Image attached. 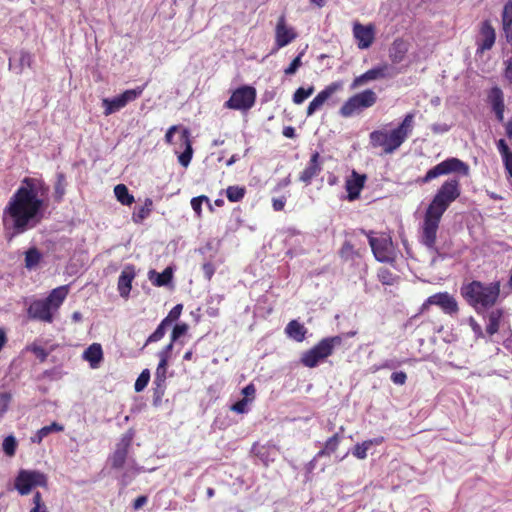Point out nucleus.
Here are the masks:
<instances>
[{
	"label": "nucleus",
	"mask_w": 512,
	"mask_h": 512,
	"mask_svg": "<svg viewBox=\"0 0 512 512\" xmlns=\"http://www.w3.org/2000/svg\"><path fill=\"white\" fill-rule=\"evenodd\" d=\"M505 77L512 82V57L506 62Z\"/></svg>",
	"instance_id": "e2e57ef3"
},
{
	"label": "nucleus",
	"mask_w": 512,
	"mask_h": 512,
	"mask_svg": "<svg viewBox=\"0 0 512 512\" xmlns=\"http://www.w3.org/2000/svg\"><path fill=\"white\" fill-rule=\"evenodd\" d=\"M35 487H48V477L39 470L21 469L14 480V488L21 496L28 495Z\"/></svg>",
	"instance_id": "1a4fd4ad"
},
{
	"label": "nucleus",
	"mask_w": 512,
	"mask_h": 512,
	"mask_svg": "<svg viewBox=\"0 0 512 512\" xmlns=\"http://www.w3.org/2000/svg\"><path fill=\"white\" fill-rule=\"evenodd\" d=\"M480 33L482 36V41L479 44L478 50L481 52L490 50L495 43L496 35L495 30L489 21H484L482 23Z\"/></svg>",
	"instance_id": "393cba45"
},
{
	"label": "nucleus",
	"mask_w": 512,
	"mask_h": 512,
	"mask_svg": "<svg viewBox=\"0 0 512 512\" xmlns=\"http://www.w3.org/2000/svg\"><path fill=\"white\" fill-rule=\"evenodd\" d=\"M390 379L394 384L402 386L407 381V374L403 371L393 372Z\"/></svg>",
	"instance_id": "8fccbe9b"
},
{
	"label": "nucleus",
	"mask_w": 512,
	"mask_h": 512,
	"mask_svg": "<svg viewBox=\"0 0 512 512\" xmlns=\"http://www.w3.org/2000/svg\"><path fill=\"white\" fill-rule=\"evenodd\" d=\"M225 192L230 202H239L244 198L246 194V188L243 186L233 185L228 186Z\"/></svg>",
	"instance_id": "c9c22d12"
},
{
	"label": "nucleus",
	"mask_w": 512,
	"mask_h": 512,
	"mask_svg": "<svg viewBox=\"0 0 512 512\" xmlns=\"http://www.w3.org/2000/svg\"><path fill=\"white\" fill-rule=\"evenodd\" d=\"M256 388L255 386L250 383L246 387L242 389V394L244 395V398L249 399V402H252L255 398Z\"/></svg>",
	"instance_id": "864d4df0"
},
{
	"label": "nucleus",
	"mask_w": 512,
	"mask_h": 512,
	"mask_svg": "<svg viewBox=\"0 0 512 512\" xmlns=\"http://www.w3.org/2000/svg\"><path fill=\"white\" fill-rule=\"evenodd\" d=\"M173 278L172 267H166L162 273H157L154 270L149 272V279L152 284L156 287H162L168 285Z\"/></svg>",
	"instance_id": "cd10ccee"
},
{
	"label": "nucleus",
	"mask_w": 512,
	"mask_h": 512,
	"mask_svg": "<svg viewBox=\"0 0 512 512\" xmlns=\"http://www.w3.org/2000/svg\"><path fill=\"white\" fill-rule=\"evenodd\" d=\"M42 260V254L36 247H31L25 252V267L28 270L35 269Z\"/></svg>",
	"instance_id": "72a5a7b5"
},
{
	"label": "nucleus",
	"mask_w": 512,
	"mask_h": 512,
	"mask_svg": "<svg viewBox=\"0 0 512 512\" xmlns=\"http://www.w3.org/2000/svg\"><path fill=\"white\" fill-rule=\"evenodd\" d=\"M314 92V87L310 86L307 89L299 87L293 94V102L297 105L302 104Z\"/></svg>",
	"instance_id": "58836bf2"
},
{
	"label": "nucleus",
	"mask_w": 512,
	"mask_h": 512,
	"mask_svg": "<svg viewBox=\"0 0 512 512\" xmlns=\"http://www.w3.org/2000/svg\"><path fill=\"white\" fill-rule=\"evenodd\" d=\"M342 436L339 433H335L333 436L328 438L324 443V447L317 452L315 459H319L325 456H330L335 453L340 445Z\"/></svg>",
	"instance_id": "bb28decb"
},
{
	"label": "nucleus",
	"mask_w": 512,
	"mask_h": 512,
	"mask_svg": "<svg viewBox=\"0 0 512 512\" xmlns=\"http://www.w3.org/2000/svg\"><path fill=\"white\" fill-rule=\"evenodd\" d=\"M285 332L290 338L301 342L304 340L307 330L300 322H289Z\"/></svg>",
	"instance_id": "7c9ffc66"
},
{
	"label": "nucleus",
	"mask_w": 512,
	"mask_h": 512,
	"mask_svg": "<svg viewBox=\"0 0 512 512\" xmlns=\"http://www.w3.org/2000/svg\"><path fill=\"white\" fill-rule=\"evenodd\" d=\"M144 89H145V85L138 86L134 89L125 90L123 93H121L120 95H118L112 99H109V98L102 99V106L104 107V112H103L104 115L109 116V115L119 111L120 109L124 108L129 102L135 101L137 98H139L142 95Z\"/></svg>",
	"instance_id": "f8f14e48"
},
{
	"label": "nucleus",
	"mask_w": 512,
	"mask_h": 512,
	"mask_svg": "<svg viewBox=\"0 0 512 512\" xmlns=\"http://www.w3.org/2000/svg\"><path fill=\"white\" fill-rule=\"evenodd\" d=\"M378 280L383 285H394L398 280V276L392 273L388 268L382 267L378 270L377 273Z\"/></svg>",
	"instance_id": "e433bc0d"
},
{
	"label": "nucleus",
	"mask_w": 512,
	"mask_h": 512,
	"mask_svg": "<svg viewBox=\"0 0 512 512\" xmlns=\"http://www.w3.org/2000/svg\"><path fill=\"white\" fill-rule=\"evenodd\" d=\"M159 357L160 361L156 368L155 377L153 381V384L155 385L154 396H156L157 398H161L165 392V382L169 356L166 355V352H160Z\"/></svg>",
	"instance_id": "aec40b11"
},
{
	"label": "nucleus",
	"mask_w": 512,
	"mask_h": 512,
	"mask_svg": "<svg viewBox=\"0 0 512 512\" xmlns=\"http://www.w3.org/2000/svg\"><path fill=\"white\" fill-rule=\"evenodd\" d=\"M359 231L361 234L367 236L369 245L377 261L381 263L395 262L396 253L390 236L382 234L379 237H374L373 231H366L364 229H360Z\"/></svg>",
	"instance_id": "6e6552de"
},
{
	"label": "nucleus",
	"mask_w": 512,
	"mask_h": 512,
	"mask_svg": "<svg viewBox=\"0 0 512 512\" xmlns=\"http://www.w3.org/2000/svg\"><path fill=\"white\" fill-rule=\"evenodd\" d=\"M396 367V364L393 362V361H386L385 363H383L380 368H394Z\"/></svg>",
	"instance_id": "774afa93"
},
{
	"label": "nucleus",
	"mask_w": 512,
	"mask_h": 512,
	"mask_svg": "<svg viewBox=\"0 0 512 512\" xmlns=\"http://www.w3.org/2000/svg\"><path fill=\"white\" fill-rule=\"evenodd\" d=\"M286 199L284 197L274 198L272 206L275 211H282L285 207Z\"/></svg>",
	"instance_id": "052dcab7"
},
{
	"label": "nucleus",
	"mask_w": 512,
	"mask_h": 512,
	"mask_svg": "<svg viewBox=\"0 0 512 512\" xmlns=\"http://www.w3.org/2000/svg\"><path fill=\"white\" fill-rule=\"evenodd\" d=\"M353 36L357 41L358 48H369L375 39V27L373 24L362 25L355 22L353 25Z\"/></svg>",
	"instance_id": "a211bd4d"
},
{
	"label": "nucleus",
	"mask_w": 512,
	"mask_h": 512,
	"mask_svg": "<svg viewBox=\"0 0 512 512\" xmlns=\"http://www.w3.org/2000/svg\"><path fill=\"white\" fill-rule=\"evenodd\" d=\"M497 146L503 159L512 155V151L510 150L504 139H500L497 143Z\"/></svg>",
	"instance_id": "5fc2aeb1"
},
{
	"label": "nucleus",
	"mask_w": 512,
	"mask_h": 512,
	"mask_svg": "<svg viewBox=\"0 0 512 512\" xmlns=\"http://www.w3.org/2000/svg\"><path fill=\"white\" fill-rule=\"evenodd\" d=\"M394 76L393 68L387 64H381L378 66H375L369 70H367L365 73L357 76L352 81L350 88L352 90L357 89L363 85H365L368 82L380 80V79H387L392 78Z\"/></svg>",
	"instance_id": "ddd939ff"
},
{
	"label": "nucleus",
	"mask_w": 512,
	"mask_h": 512,
	"mask_svg": "<svg viewBox=\"0 0 512 512\" xmlns=\"http://www.w3.org/2000/svg\"><path fill=\"white\" fill-rule=\"evenodd\" d=\"M134 431L129 429L126 433H124L116 445V449L110 457L111 465L115 469H120L124 466L129 448L132 445L134 439Z\"/></svg>",
	"instance_id": "4468645a"
},
{
	"label": "nucleus",
	"mask_w": 512,
	"mask_h": 512,
	"mask_svg": "<svg viewBox=\"0 0 512 512\" xmlns=\"http://www.w3.org/2000/svg\"><path fill=\"white\" fill-rule=\"evenodd\" d=\"M191 207L198 218L202 217V203L196 198L191 199Z\"/></svg>",
	"instance_id": "6e6d98bb"
},
{
	"label": "nucleus",
	"mask_w": 512,
	"mask_h": 512,
	"mask_svg": "<svg viewBox=\"0 0 512 512\" xmlns=\"http://www.w3.org/2000/svg\"><path fill=\"white\" fill-rule=\"evenodd\" d=\"M114 194L116 199L122 204L126 206H130L134 203L135 199L132 194H130L128 188L124 184H118L114 187Z\"/></svg>",
	"instance_id": "473e14b6"
},
{
	"label": "nucleus",
	"mask_w": 512,
	"mask_h": 512,
	"mask_svg": "<svg viewBox=\"0 0 512 512\" xmlns=\"http://www.w3.org/2000/svg\"><path fill=\"white\" fill-rule=\"evenodd\" d=\"M148 502V497L145 495H141L137 497L133 502V508L134 510L141 509L146 503Z\"/></svg>",
	"instance_id": "bf43d9fd"
},
{
	"label": "nucleus",
	"mask_w": 512,
	"mask_h": 512,
	"mask_svg": "<svg viewBox=\"0 0 512 512\" xmlns=\"http://www.w3.org/2000/svg\"><path fill=\"white\" fill-rule=\"evenodd\" d=\"M462 296L480 313L488 310L496 303L500 294L499 282L485 285L479 281H472L461 289Z\"/></svg>",
	"instance_id": "20e7f679"
},
{
	"label": "nucleus",
	"mask_w": 512,
	"mask_h": 512,
	"mask_svg": "<svg viewBox=\"0 0 512 512\" xmlns=\"http://www.w3.org/2000/svg\"><path fill=\"white\" fill-rule=\"evenodd\" d=\"M506 170L509 175L512 177V155L503 159Z\"/></svg>",
	"instance_id": "69168bd1"
},
{
	"label": "nucleus",
	"mask_w": 512,
	"mask_h": 512,
	"mask_svg": "<svg viewBox=\"0 0 512 512\" xmlns=\"http://www.w3.org/2000/svg\"><path fill=\"white\" fill-rule=\"evenodd\" d=\"M179 129V126L178 125H173L171 126L166 134H165V142L169 145H171L173 143V136H174V133L177 132Z\"/></svg>",
	"instance_id": "4d7b16f0"
},
{
	"label": "nucleus",
	"mask_w": 512,
	"mask_h": 512,
	"mask_svg": "<svg viewBox=\"0 0 512 512\" xmlns=\"http://www.w3.org/2000/svg\"><path fill=\"white\" fill-rule=\"evenodd\" d=\"M182 310H183V305L177 304L170 310L167 317L164 318L163 320H178L181 315Z\"/></svg>",
	"instance_id": "3c124183"
},
{
	"label": "nucleus",
	"mask_w": 512,
	"mask_h": 512,
	"mask_svg": "<svg viewBox=\"0 0 512 512\" xmlns=\"http://www.w3.org/2000/svg\"><path fill=\"white\" fill-rule=\"evenodd\" d=\"M3 451L7 456H14L17 448V442L14 436H7L3 441Z\"/></svg>",
	"instance_id": "37998d69"
},
{
	"label": "nucleus",
	"mask_w": 512,
	"mask_h": 512,
	"mask_svg": "<svg viewBox=\"0 0 512 512\" xmlns=\"http://www.w3.org/2000/svg\"><path fill=\"white\" fill-rule=\"evenodd\" d=\"M282 134L287 137V138H295L296 136V133H295V128L292 127V126H287V127H284L283 131H282Z\"/></svg>",
	"instance_id": "0e129e2a"
},
{
	"label": "nucleus",
	"mask_w": 512,
	"mask_h": 512,
	"mask_svg": "<svg viewBox=\"0 0 512 512\" xmlns=\"http://www.w3.org/2000/svg\"><path fill=\"white\" fill-rule=\"evenodd\" d=\"M505 132L509 139H512V119L505 124Z\"/></svg>",
	"instance_id": "338daca9"
},
{
	"label": "nucleus",
	"mask_w": 512,
	"mask_h": 512,
	"mask_svg": "<svg viewBox=\"0 0 512 512\" xmlns=\"http://www.w3.org/2000/svg\"><path fill=\"white\" fill-rule=\"evenodd\" d=\"M367 176L359 174L355 170L352 171L351 177L345 182V189L347 191V199L355 201L360 197V193L365 186Z\"/></svg>",
	"instance_id": "4be33fe9"
},
{
	"label": "nucleus",
	"mask_w": 512,
	"mask_h": 512,
	"mask_svg": "<svg viewBox=\"0 0 512 512\" xmlns=\"http://www.w3.org/2000/svg\"><path fill=\"white\" fill-rule=\"evenodd\" d=\"M187 332L188 325L186 323L175 325L171 333L172 342L179 341L181 344H183L184 342L181 340V338L184 337Z\"/></svg>",
	"instance_id": "79ce46f5"
},
{
	"label": "nucleus",
	"mask_w": 512,
	"mask_h": 512,
	"mask_svg": "<svg viewBox=\"0 0 512 512\" xmlns=\"http://www.w3.org/2000/svg\"><path fill=\"white\" fill-rule=\"evenodd\" d=\"M461 192V183L457 177L446 179L437 189L424 213L421 226V243L427 248H435L442 216L450 205L460 197Z\"/></svg>",
	"instance_id": "f03ea898"
},
{
	"label": "nucleus",
	"mask_w": 512,
	"mask_h": 512,
	"mask_svg": "<svg viewBox=\"0 0 512 512\" xmlns=\"http://www.w3.org/2000/svg\"><path fill=\"white\" fill-rule=\"evenodd\" d=\"M373 444L372 440L364 441L362 444H357L354 448L353 455L358 459H365L367 451Z\"/></svg>",
	"instance_id": "c03bdc74"
},
{
	"label": "nucleus",
	"mask_w": 512,
	"mask_h": 512,
	"mask_svg": "<svg viewBox=\"0 0 512 512\" xmlns=\"http://www.w3.org/2000/svg\"><path fill=\"white\" fill-rule=\"evenodd\" d=\"M153 201L150 198H146L144 204L139 207L132 214V220L136 224L142 223L151 213Z\"/></svg>",
	"instance_id": "2f4dec72"
},
{
	"label": "nucleus",
	"mask_w": 512,
	"mask_h": 512,
	"mask_svg": "<svg viewBox=\"0 0 512 512\" xmlns=\"http://www.w3.org/2000/svg\"><path fill=\"white\" fill-rule=\"evenodd\" d=\"M248 403L249 402V399L247 398H242L241 400L235 402L232 406H231V410L238 413V414H243V413H246L248 411Z\"/></svg>",
	"instance_id": "09e8293b"
},
{
	"label": "nucleus",
	"mask_w": 512,
	"mask_h": 512,
	"mask_svg": "<svg viewBox=\"0 0 512 512\" xmlns=\"http://www.w3.org/2000/svg\"><path fill=\"white\" fill-rule=\"evenodd\" d=\"M297 36L295 29L287 25L285 15H281L275 27V50L289 45Z\"/></svg>",
	"instance_id": "2eb2a0df"
},
{
	"label": "nucleus",
	"mask_w": 512,
	"mask_h": 512,
	"mask_svg": "<svg viewBox=\"0 0 512 512\" xmlns=\"http://www.w3.org/2000/svg\"><path fill=\"white\" fill-rule=\"evenodd\" d=\"M341 344V336L323 338L316 345L302 354L300 362L305 367L314 368L331 356L335 347L340 346Z\"/></svg>",
	"instance_id": "423d86ee"
},
{
	"label": "nucleus",
	"mask_w": 512,
	"mask_h": 512,
	"mask_svg": "<svg viewBox=\"0 0 512 512\" xmlns=\"http://www.w3.org/2000/svg\"><path fill=\"white\" fill-rule=\"evenodd\" d=\"M150 380V371L148 369H144L138 378L135 381L134 389L136 392H141L148 385Z\"/></svg>",
	"instance_id": "a19ab883"
},
{
	"label": "nucleus",
	"mask_w": 512,
	"mask_h": 512,
	"mask_svg": "<svg viewBox=\"0 0 512 512\" xmlns=\"http://www.w3.org/2000/svg\"><path fill=\"white\" fill-rule=\"evenodd\" d=\"M429 305L439 306L446 314L454 316L458 311V304L453 296L444 293H437L430 296L423 304L422 310L426 309Z\"/></svg>",
	"instance_id": "dca6fc26"
},
{
	"label": "nucleus",
	"mask_w": 512,
	"mask_h": 512,
	"mask_svg": "<svg viewBox=\"0 0 512 512\" xmlns=\"http://www.w3.org/2000/svg\"><path fill=\"white\" fill-rule=\"evenodd\" d=\"M191 134L187 128L181 131L180 139L185 146V150L178 156V161L183 167H188L193 156V148L191 143Z\"/></svg>",
	"instance_id": "b1692460"
},
{
	"label": "nucleus",
	"mask_w": 512,
	"mask_h": 512,
	"mask_svg": "<svg viewBox=\"0 0 512 512\" xmlns=\"http://www.w3.org/2000/svg\"><path fill=\"white\" fill-rule=\"evenodd\" d=\"M377 102V95L371 89H366L349 97L339 109L342 117L348 118L364 109L372 107Z\"/></svg>",
	"instance_id": "9d476101"
},
{
	"label": "nucleus",
	"mask_w": 512,
	"mask_h": 512,
	"mask_svg": "<svg viewBox=\"0 0 512 512\" xmlns=\"http://www.w3.org/2000/svg\"><path fill=\"white\" fill-rule=\"evenodd\" d=\"M32 351L41 362H44L48 356V353L45 351V349L39 346L33 347Z\"/></svg>",
	"instance_id": "13d9d810"
},
{
	"label": "nucleus",
	"mask_w": 512,
	"mask_h": 512,
	"mask_svg": "<svg viewBox=\"0 0 512 512\" xmlns=\"http://www.w3.org/2000/svg\"><path fill=\"white\" fill-rule=\"evenodd\" d=\"M487 103L490 105L499 122L504 120L505 102L503 90L498 86H493L487 91Z\"/></svg>",
	"instance_id": "6ab92c4d"
},
{
	"label": "nucleus",
	"mask_w": 512,
	"mask_h": 512,
	"mask_svg": "<svg viewBox=\"0 0 512 512\" xmlns=\"http://www.w3.org/2000/svg\"><path fill=\"white\" fill-rule=\"evenodd\" d=\"M256 89L249 85H243L234 90L224 106L228 109L248 111L256 101Z\"/></svg>",
	"instance_id": "9b49d317"
},
{
	"label": "nucleus",
	"mask_w": 512,
	"mask_h": 512,
	"mask_svg": "<svg viewBox=\"0 0 512 512\" xmlns=\"http://www.w3.org/2000/svg\"><path fill=\"white\" fill-rule=\"evenodd\" d=\"M136 277L135 266L126 265L118 278L117 289L121 297L127 299L132 289V282Z\"/></svg>",
	"instance_id": "5701e85b"
},
{
	"label": "nucleus",
	"mask_w": 512,
	"mask_h": 512,
	"mask_svg": "<svg viewBox=\"0 0 512 512\" xmlns=\"http://www.w3.org/2000/svg\"><path fill=\"white\" fill-rule=\"evenodd\" d=\"M172 322H161L157 329L149 336L147 342H157L162 339L166 333V326Z\"/></svg>",
	"instance_id": "a18cd8bd"
},
{
	"label": "nucleus",
	"mask_w": 512,
	"mask_h": 512,
	"mask_svg": "<svg viewBox=\"0 0 512 512\" xmlns=\"http://www.w3.org/2000/svg\"><path fill=\"white\" fill-rule=\"evenodd\" d=\"M43 186L41 180L25 177L9 199L3 210V225L12 230V235L22 234L40 222L44 201L38 197V191Z\"/></svg>",
	"instance_id": "f257e3e1"
},
{
	"label": "nucleus",
	"mask_w": 512,
	"mask_h": 512,
	"mask_svg": "<svg viewBox=\"0 0 512 512\" xmlns=\"http://www.w3.org/2000/svg\"><path fill=\"white\" fill-rule=\"evenodd\" d=\"M322 171V160L320 153L315 151L312 153L310 160L304 170L299 175V181L305 185L311 184L313 178L318 176Z\"/></svg>",
	"instance_id": "412c9836"
},
{
	"label": "nucleus",
	"mask_w": 512,
	"mask_h": 512,
	"mask_svg": "<svg viewBox=\"0 0 512 512\" xmlns=\"http://www.w3.org/2000/svg\"><path fill=\"white\" fill-rule=\"evenodd\" d=\"M83 358L89 362L91 368H97L103 359L102 347L98 343L91 344L83 354Z\"/></svg>",
	"instance_id": "a878e982"
},
{
	"label": "nucleus",
	"mask_w": 512,
	"mask_h": 512,
	"mask_svg": "<svg viewBox=\"0 0 512 512\" xmlns=\"http://www.w3.org/2000/svg\"><path fill=\"white\" fill-rule=\"evenodd\" d=\"M202 271L207 280H211L215 273V266L211 262H206L202 265Z\"/></svg>",
	"instance_id": "603ef678"
},
{
	"label": "nucleus",
	"mask_w": 512,
	"mask_h": 512,
	"mask_svg": "<svg viewBox=\"0 0 512 512\" xmlns=\"http://www.w3.org/2000/svg\"><path fill=\"white\" fill-rule=\"evenodd\" d=\"M502 25L507 41H512V1H508L502 12Z\"/></svg>",
	"instance_id": "c85d7f7f"
},
{
	"label": "nucleus",
	"mask_w": 512,
	"mask_h": 512,
	"mask_svg": "<svg viewBox=\"0 0 512 512\" xmlns=\"http://www.w3.org/2000/svg\"><path fill=\"white\" fill-rule=\"evenodd\" d=\"M499 330V322H489L486 327V333L488 336H493Z\"/></svg>",
	"instance_id": "680f3d73"
},
{
	"label": "nucleus",
	"mask_w": 512,
	"mask_h": 512,
	"mask_svg": "<svg viewBox=\"0 0 512 512\" xmlns=\"http://www.w3.org/2000/svg\"><path fill=\"white\" fill-rule=\"evenodd\" d=\"M64 430V426L58 424L57 422H52L50 425L44 426L39 429L36 434L31 437V441L33 443L40 444L42 440L47 437L52 432H62Z\"/></svg>",
	"instance_id": "c756f323"
},
{
	"label": "nucleus",
	"mask_w": 512,
	"mask_h": 512,
	"mask_svg": "<svg viewBox=\"0 0 512 512\" xmlns=\"http://www.w3.org/2000/svg\"><path fill=\"white\" fill-rule=\"evenodd\" d=\"M343 89L342 81H335L327 85L322 91H320L315 98L309 103L307 107V116L313 115L319 110L323 104L337 91Z\"/></svg>",
	"instance_id": "f3484780"
},
{
	"label": "nucleus",
	"mask_w": 512,
	"mask_h": 512,
	"mask_svg": "<svg viewBox=\"0 0 512 512\" xmlns=\"http://www.w3.org/2000/svg\"><path fill=\"white\" fill-rule=\"evenodd\" d=\"M66 175L62 172L57 173L56 182L54 184V199L56 202H61L66 194Z\"/></svg>",
	"instance_id": "f704fd0d"
},
{
	"label": "nucleus",
	"mask_w": 512,
	"mask_h": 512,
	"mask_svg": "<svg viewBox=\"0 0 512 512\" xmlns=\"http://www.w3.org/2000/svg\"><path fill=\"white\" fill-rule=\"evenodd\" d=\"M69 292L67 285L53 289L44 299L34 300L28 309L29 315L37 320H51Z\"/></svg>",
	"instance_id": "39448f33"
},
{
	"label": "nucleus",
	"mask_w": 512,
	"mask_h": 512,
	"mask_svg": "<svg viewBox=\"0 0 512 512\" xmlns=\"http://www.w3.org/2000/svg\"><path fill=\"white\" fill-rule=\"evenodd\" d=\"M450 174L469 176L470 167L467 163L463 162L459 158L450 157L430 168L420 179V182L426 184L435 178Z\"/></svg>",
	"instance_id": "0eeeda50"
},
{
	"label": "nucleus",
	"mask_w": 512,
	"mask_h": 512,
	"mask_svg": "<svg viewBox=\"0 0 512 512\" xmlns=\"http://www.w3.org/2000/svg\"><path fill=\"white\" fill-rule=\"evenodd\" d=\"M33 64V56L30 52L21 50L19 53V65L21 68V71L23 68H31Z\"/></svg>",
	"instance_id": "49530a36"
},
{
	"label": "nucleus",
	"mask_w": 512,
	"mask_h": 512,
	"mask_svg": "<svg viewBox=\"0 0 512 512\" xmlns=\"http://www.w3.org/2000/svg\"><path fill=\"white\" fill-rule=\"evenodd\" d=\"M415 113H407L402 122L390 132L374 130L369 135L370 144L374 148L381 147L385 154H392L409 137L414 128Z\"/></svg>",
	"instance_id": "7ed1b4c3"
},
{
	"label": "nucleus",
	"mask_w": 512,
	"mask_h": 512,
	"mask_svg": "<svg viewBox=\"0 0 512 512\" xmlns=\"http://www.w3.org/2000/svg\"><path fill=\"white\" fill-rule=\"evenodd\" d=\"M304 55V52H300L289 64L287 68H285L284 73L286 75H293L296 73V71L299 69V67L302 65L301 58Z\"/></svg>",
	"instance_id": "de8ad7c7"
},
{
	"label": "nucleus",
	"mask_w": 512,
	"mask_h": 512,
	"mask_svg": "<svg viewBox=\"0 0 512 512\" xmlns=\"http://www.w3.org/2000/svg\"><path fill=\"white\" fill-rule=\"evenodd\" d=\"M33 507L29 512H49L48 508L43 500L42 494L36 491L32 498Z\"/></svg>",
	"instance_id": "ea45409f"
},
{
	"label": "nucleus",
	"mask_w": 512,
	"mask_h": 512,
	"mask_svg": "<svg viewBox=\"0 0 512 512\" xmlns=\"http://www.w3.org/2000/svg\"><path fill=\"white\" fill-rule=\"evenodd\" d=\"M340 257L345 260H353L355 257L359 256L358 252L354 249V246L351 242L345 241L340 250H339Z\"/></svg>",
	"instance_id": "4c0bfd02"
}]
</instances>
